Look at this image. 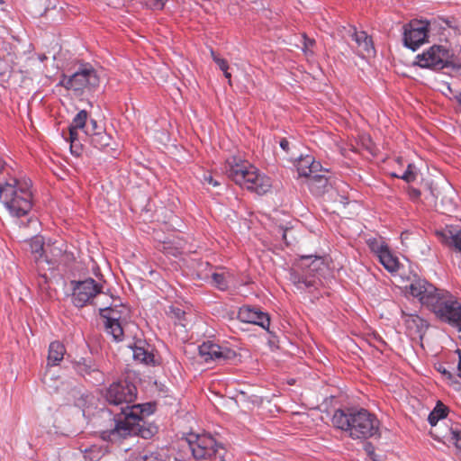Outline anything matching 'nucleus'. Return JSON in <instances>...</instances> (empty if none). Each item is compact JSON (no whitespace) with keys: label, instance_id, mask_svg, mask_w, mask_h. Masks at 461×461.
Here are the masks:
<instances>
[{"label":"nucleus","instance_id":"nucleus-7","mask_svg":"<svg viewBox=\"0 0 461 461\" xmlns=\"http://www.w3.org/2000/svg\"><path fill=\"white\" fill-rule=\"evenodd\" d=\"M325 267L324 260L317 256H302L289 271V280L298 290H307L317 284L316 275Z\"/></svg>","mask_w":461,"mask_h":461},{"label":"nucleus","instance_id":"nucleus-33","mask_svg":"<svg viewBox=\"0 0 461 461\" xmlns=\"http://www.w3.org/2000/svg\"><path fill=\"white\" fill-rule=\"evenodd\" d=\"M167 314L171 318H174V319L177 320L178 321H181L184 319L185 312L180 307L172 305L169 307V309L167 311Z\"/></svg>","mask_w":461,"mask_h":461},{"label":"nucleus","instance_id":"nucleus-22","mask_svg":"<svg viewBox=\"0 0 461 461\" xmlns=\"http://www.w3.org/2000/svg\"><path fill=\"white\" fill-rule=\"evenodd\" d=\"M149 345L145 341L138 340L131 347L133 354V358L141 363L150 364L154 360L153 354L149 349Z\"/></svg>","mask_w":461,"mask_h":461},{"label":"nucleus","instance_id":"nucleus-47","mask_svg":"<svg viewBox=\"0 0 461 461\" xmlns=\"http://www.w3.org/2000/svg\"><path fill=\"white\" fill-rule=\"evenodd\" d=\"M339 202H340L341 203H343L344 205H346V204L348 203V198H347L346 196L341 195V196L339 197Z\"/></svg>","mask_w":461,"mask_h":461},{"label":"nucleus","instance_id":"nucleus-40","mask_svg":"<svg viewBox=\"0 0 461 461\" xmlns=\"http://www.w3.org/2000/svg\"><path fill=\"white\" fill-rule=\"evenodd\" d=\"M203 181L213 186H218L220 185L219 182L213 179L211 174H204Z\"/></svg>","mask_w":461,"mask_h":461},{"label":"nucleus","instance_id":"nucleus-24","mask_svg":"<svg viewBox=\"0 0 461 461\" xmlns=\"http://www.w3.org/2000/svg\"><path fill=\"white\" fill-rule=\"evenodd\" d=\"M66 348L63 344L59 341H53L49 347L48 365L57 366L63 359Z\"/></svg>","mask_w":461,"mask_h":461},{"label":"nucleus","instance_id":"nucleus-10","mask_svg":"<svg viewBox=\"0 0 461 461\" xmlns=\"http://www.w3.org/2000/svg\"><path fill=\"white\" fill-rule=\"evenodd\" d=\"M436 22L426 20H413L404 25L403 44L408 49L415 51L420 45L428 41Z\"/></svg>","mask_w":461,"mask_h":461},{"label":"nucleus","instance_id":"nucleus-26","mask_svg":"<svg viewBox=\"0 0 461 461\" xmlns=\"http://www.w3.org/2000/svg\"><path fill=\"white\" fill-rule=\"evenodd\" d=\"M379 262L390 273H395L399 270L401 263L397 257H395L388 249L378 258Z\"/></svg>","mask_w":461,"mask_h":461},{"label":"nucleus","instance_id":"nucleus-1","mask_svg":"<svg viewBox=\"0 0 461 461\" xmlns=\"http://www.w3.org/2000/svg\"><path fill=\"white\" fill-rule=\"evenodd\" d=\"M104 397L108 411L113 415L114 426L101 432L103 440L117 443L131 436L150 438L157 432V427L145 420L154 413L155 404H134L137 388L132 383L127 380L113 382L105 389Z\"/></svg>","mask_w":461,"mask_h":461},{"label":"nucleus","instance_id":"nucleus-48","mask_svg":"<svg viewBox=\"0 0 461 461\" xmlns=\"http://www.w3.org/2000/svg\"><path fill=\"white\" fill-rule=\"evenodd\" d=\"M1 2H2V1L0 0V3H1Z\"/></svg>","mask_w":461,"mask_h":461},{"label":"nucleus","instance_id":"nucleus-4","mask_svg":"<svg viewBox=\"0 0 461 461\" xmlns=\"http://www.w3.org/2000/svg\"><path fill=\"white\" fill-rule=\"evenodd\" d=\"M32 183L30 178L9 176L0 181V203L13 218L27 215L32 207Z\"/></svg>","mask_w":461,"mask_h":461},{"label":"nucleus","instance_id":"nucleus-3","mask_svg":"<svg viewBox=\"0 0 461 461\" xmlns=\"http://www.w3.org/2000/svg\"><path fill=\"white\" fill-rule=\"evenodd\" d=\"M332 424L352 439H367L379 435L380 421L366 409L348 408L335 411Z\"/></svg>","mask_w":461,"mask_h":461},{"label":"nucleus","instance_id":"nucleus-45","mask_svg":"<svg viewBox=\"0 0 461 461\" xmlns=\"http://www.w3.org/2000/svg\"><path fill=\"white\" fill-rule=\"evenodd\" d=\"M222 72L224 74V77L229 80V84L231 85V74L228 71V69Z\"/></svg>","mask_w":461,"mask_h":461},{"label":"nucleus","instance_id":"nucleus-29","mask_svg":"<svg viewBox=\"0 0 461 461\" xmlns=\"http://www.w3.org/2000/svg\"><path fill=\"white\" fill-rule=\"evenodd\" d=\"M230 275L226 272H214L212 274V284L215 287L221 291H225L229 287Z\"/></svg>","mask_w":461,"mask_h":461},{"label":"nucleus","instance_id":"nucleus-21","mask_svg":"<svg viewBox=\"0 0 461 461\" xmlns=\"http://www.w3.org/2000/svg\"><path fill=\"white\" fill-rule=\"evenodd\" d=\"M349 33L357 45L366 53L371 54L375 52V48L371 37H369L364 31H357L355 27L349 29Z\"/></svg>","mask_w":461,"mask_h":461},{"label":"nucleus","instance_id":"nucleus-23","mask_svg":"<svg viewBox=\"0 0 461 461\" xmlns=\"http://www.w3.org/2000/svg\"><path fill=\"white\" fill-rule=\"evenodd\" d=\"M101 315L105 320L104 321L122 322L125 324L127 322L129 312L128 310L124 307L121 310L106 308L102 310Z\"/></svg>","mask_w":461,"mask_h":461},{"label":"nucleus","instance_id":"nucleus-18","mask_svg":"<svg viewBox=\"0 0 461 461\" xmlns=\"http://www.w3.org/2000/svg\"><path fill=\"white\" fill-rule=\"evenodd\" d=\"M86 137L89 138L91 145L100 150H104L105 152L114 150L113 146L115 143L113 140L112 136L104 131L100 125H98L97 130L91 131V133H87Z\"/></svg>","mask_w":461,"mask_h":461},{"label":"nucleus","instance_id":"nucleus-36","mask_svg":"<svg viewBox=\"0 0 461 461\" xmlns=\"http://www.w3.org/2000/svg\"><path fill=\"white\" fill-rule=\"evenodd\" d=\"M212 58L213 61L218 65L219 68L221 71H225L226 69H229V65L226 59L220 58L215 54L213 50L211 51Z\"/></svg>","mask_w":461,"mask_h":461},{"label":"nucleus","instance_id":"nucleus-35","mask_svg":"<svg viewBox=\"0 0 461 461\" xmlns=\"http://www.w3.org/2000/svg\"><path fill=\"white\" fill-rule=\"evenodd\" d=\"M86 457H89L91 461H98L99 458L103 456L102 449L91 448L89 450L86 449Z\"/></svg>","mask_w":461,"mask_h":461},{"label":"nucleus","instance_id":"nucleus-15","mask_svg":"<svg viewBox=\"0 0 461 461\" xmlns=\"http://www.w3.org/2000/svg\"><path fill=\"white\" fill-rule=\"evenodd\" d=\"M402 320L404 322L409 336L422 339L425 335L429 322L416 313H407L402 311Z\"/></svg>","mask_w":461,"mask_h":461},{"label":"nucleus","instance_id":"nucleus-28","mask_svg":"<svg viewBox=\"0 0 461 461\" xmlns=\"http://www.w3.org/2000/svg\"><path fill=\"white\" fill-rule=\"evenodd\" d=\"M447 407L444 405L442 402H438L433 411L429 414L428 421L432 426L435 427L439 420H444L447 414Z\"/></svg>","mask_w":461,"mask_h":461},{"label":"nucleus","instance_id":"nucleus-14","mask_svg":"<svg viewBox=\"0 0 461 461\" xmlns=\"http://www.w3.org/2000/svg\"><path fill=\"white\" fill-rule=\"evenodd\" d=\"M238 319L242 322L258 325L267 330H268L270 326V318L267 313L249 305L240 308Z\"/></svg>","mask_w":461,"mask_h":461},{"label":"nucleus","instance_id":"nucleus-25","mask_svg":"<svg viewBox=\"0 0 461 461\" xmlns=\"http://www.w3.org/2000/svg\"><path fill=\"white\" fill-rule=\"evenodd\" d=\"M443 440L452 443L457 450L461 452V425L451 423L447 431L441 436Z\"/></svg>","mask_w":461,"mask_h":461},{"label":"nucleus","instance_id":"nucleus-2","mask_svg":"<svg viewBox=\"0 0 461 461\" xmlns=\"http://www.w3.org/2000/svg\"><path fill=\"white\" fill-rule=\"evenodd\" d=\"M409 290L441 323L461 331V298L420 278L413 280Z\"/></svg>","mask_w":461,"mask_h":461},{"label":"nucleus","instance_id":"nucleus-6","mask_svg":"<svg viewBox=\"0 0 461 461\" xmlns=\"http://www.w3.org/2000/svg\"><path fill=\"white\" fill-rule=\"evenodd\" d=\"M182 448L187 449L195 460L231 461L223 444L210 434L190 433L183 441Z\"/></svg>","mask_w":461,"mask_h":461},{"label":"nucleus","instance_id":"nucleus-46","mask_svg":"<svg viewBox=\"0 0 461 461\" xmlns=\"http://www.w3.org/2000/svg\"><path fill=\"white\" fill-rule=\"evenodd\" d=\"M457 375L461 378V355L459 356V362L457 365Z\"/></svg>","mask_w":461,"mask_h":461},{"label":"nucleus","instance_id":"nucleus-32","mask_svg":"<svg viewBox=\"0 0 461 461\" xmlns=\"http://www.w3.org/2000/svg\"><path fill=\"white\" fill-rule=\"evenodd\" d=\"M415 167L412 164H409L406 170L402 175L393 174V176L401 178L407 183L415 181L417 173L414 170Z\"/></svg>","mask_w":461,"mask_h":461},{"label":"nucleus","instance_id":"nucleus-12","mask_svg":"<svg viewBox=\"0 0 461 461\" xmlns=\"http://www.w3.org/2000/svg\"><path fill=\"white\" fill-rule=\"evenodd\" d=\"M199 355L206 362L226 363L237 358L236 351L229 347L221 346L207 340L198 347Z\"/></svg>","mask_w":461,"mask_h":461},{"label":"nucleus","instance_id":"nucleus-17","mask_svg":"<svg viewBox=\"0 0 461 461\" xmlns=\"http://www.w3.org/2000/svg\"><path fill=\"white\" fill-rule=\"evenodd\" d=\"M74 368L82 376H91L96 383H103L104 375L98 366L91 358H80L75 362Z\"/></svg>","mask_w":461,"mask_h":461},{"label":"nucleus","instance_id":"nucleus-20","mask_svg":"<svg viewBox=\"0 0 461 461\" xmlns=\"http://www.w3.org/2000/svg\"><path fill=\"white\" fill-rule=\"evenodd\" d=\"M29 248L37 264L45 262L49 266V269L54 265L53 259L50 258L47 255L42 237L35 236L31 239L29 241Z\"/></svg>","mask_w":461,"mask_h":461},{"label":"nucleus","instance_id":"nucleus-41","mask_svg":"<svg viewBox=\"0 0 461 461\" xmlns=\"http://www.w3.org/2000/svg\"><path fill=\"white\" fill-rule=\"evenodd\" d=\"M314 43V41L313 40H311V39H306L304 38V42H303V50L307 53V51L309 50L310 47H312Z\"/></svg>","mask_w":461,"mask_h":461},{"label":"nucleus","instance_id":"nucleus-37","mask_svg":"<svg viewBox=\"0 0 461 461\" xmlns=\"http://www.w3.org/2000/svg\"><path fill=\"white\" fill-rule=\"evenodd\" d=\"M167 0H145L146 5L151 8L156 10H161Z\"/></svg>","mask_w":461,"mask_h":461},{"label":"nucleus","instance_id":"nucleus-11","mask_svg":"<svg viewBox=\"0 0 461 461\" xmlns=\"http://www.w3.org/2000/svg\"><path fill=\"white\" fill-rule=\"evenodd\" d=\"M72 303L76 307L82 308L91 303L95 297L102 292V285L89 277L80 281H71Z\"/></svg>","mask_w":461,"mask_h":461},{"label":"nucleus","instance_id":"nucleus-5","mask_svg":"<svg viewBox=\"0 0 461 461\" xmlns=\"http://www.w3.org/2000/svg\"><path fill=\"white\" fill-rule=\"evenodd\" d=\"M223 169L230 179L250 192L263 195L271 191V178L239 157L227 158Z\"/></svg>","mask_w":461,"mask_h":461},{"label":"nucleus","instance_id":"nucleus-9","mask_svg":"<svg viewBox=\"0 0 461 461\" xmlns=\"http://www.w3.org/2000/svg\"><path fill=\"white\" fill-rule=\"evenodd\" d=\"M415 64L420 68L440 70L445 68L459 69L451 60L449 50L441 45H433L426 51L417 55Z\"/></svg>","mask_w":461,"mask_h":461},{"label":"nucleus","instance_id":"nucleus-38","mask_svg":"<svg viewBox=\"0 0 461 461\" xmlns=\"http://www.w3.org/2000/svg\"><path fill=\"white\" fill-rule=\"evenodd\" d=\"M408 194L410 198L413 201L418 200L420 196V191L414 187H410L408 189Z\"/></svg>","mask_w":461,"mask_h":461},{"label":"nucleus","instance_id":"nucleus-19","mask_svg":"<svg viewBox=\"0 0 461 461\" xmlns=\"http://www.w3.org/2000/svg\"><path fill=\"white\" fill-rule=\"evenodd\" d=\"M295 167L300 176L309 177L314 173L322 171L321 163L316 161L311 155H301L296 158Z\"/></svg>","mask_w":461,"mask_h":461},{"label":"nucleus","instance_id":"nucleus-27","mask_svg":"<svg viewBox=\"0 0 461 461\" xmlns=\"http://www.w3.org/2000/svg\"><path fill=\"white\" fill-rule=\"evenodd\" d=\"M124 325L122 322L104 321L105 331L112 336L113 341L121 342L124 338Z\"/></svg>","mask_w":461,"mask_h":461},{"label":"nucleus","instance_id":"nucleus-8","mask_svg":"<svg viewBox=\"0 0 461 461\" xmlns=\"http://www.w3.org/2000/svg\"><path fill=\"white\" fill-rule=\"evenodd\" d=\"M100 84L97 72L90 64L82 65L71 76L63 74L58 86L72 91L75 95H82L86 91H94Z\"/></svg>","mask_w":461,"mask_h":461},{"label":"nucleus","instance_id":"nucleus-13","mask_svg":"<svg viewBox=\"0 0 461 461\" xmlns=\"http://www.w3.org/2000/svg\"><path fill=\"white\" fill-rule=\"evenodd\" d=\"M69 141L71 143L70 148L73 151V148L77 146L78 141V131H81L85 136L87 133H91V131L98 129V123L95 120L91 119L88 122V113L86 110L79 111L73 118L69 124Z\"/></svg>","mask_w":461,"mask_h":461},{"label":"nucleus","instance_id":"nucleus-43","mask_svg":"<svg viewBox=\"0 0 461 461\" xmlns=\"http://www.w3.org/2000/svg\"><path fill=\"white\" fill-rule=\"evenodd\" d=\"M48 276L46 274H39V285H42L43 284H47Z\"/></svg>","mask_w":461,"mask_h":461},{"label":"nucleus","instance_id":"nucleus-42","mask_svg":"<svg viewBox=\"0 0 461 461\" xmlns=\"http://www.w3.org/2000/svg\"><path fill=\"white\" fill-rule=\"evenodd\" d=\"M289 145H290L289 141L285 138L281 139L279 141L280 148L286 152H288V150H289Z\"/></svg>","mask_w":461,"mask_h":461},{"label":"nucleus","instance_id":"nucleus-31","mask_svg":"<svg viewBox=\"0 0 461 461\" xmlns=\"http://www.w3.org/2000/svg\"><path fill=\"white\" fill-rule=\"evenodd\" d=\"M369 249L371 251L379 258L384 252H385L389 248L387 244L378 239H369L367 241Z\"/></svg>","mask_w":461,"mask_h":461},{"label":"nucleus","instance_id":"nucleus-16","mask_svg":"<svg viewBox=\"0 0 461 461\" xmlns=\"http://www.w3.org/2000/svg\"><path fill=\"white\" fill-rule=\"evenodd\" d=\"M436 235L439 241L455 252H461V228L446 226L441 230H437Z\"/></svg>","mask_w":461,"mask_h":461},{"label":"nucleus","instance_id":"nucleus-34","mask_svg":"<svg viewBox=\"0 0 461 461\" xmlns=\"http://www.w3.org/2000/svg\"><path fill=\"white\" fill-rule=\"evenodd\" d=\"M136 461H160L159 455L154 452H143Z\"/></svg>","mask_w":461,"mask_h":461},{"label":"nucleus","instance_id":"nucleus-44","mask_svg":"<svg viewBox=\"0 0 461 461\" xmlns=\"http://www.w3.org/2000/svg\"><path fill=\"white\" fill-rule=\"evenodd\" d=\"M439 371L448 379H452L453 378V375L452 373H450L449 371H447L445 368L443 369H439Z\"/></svg>","mask_w":461,"mask_h":461},{"label":"nucleus","instance_id":"nucleus-30","mask_svg":"<svg viewBox=\"0 0 461 461\" xmlns=\"http://www.w3.org/2000/svg\"><path fill=\"white\" fill-rule=\"evenodd\" d=\"M309 178V185L312 188L316 186L319 189V193L324 192L325 187L328 184V179L325 176L314 173Z\"/></svg>","mask_w":461,"mask_h":461},{"label":"nucleus","instance_id":"nucleus-39","mask_svg":"<svg viewBox=\"0 0 461 461\" xmlns=\"http://www.w3.org/2000/svg\"><path fill=\"white\" fill-rule=\"evenodd\" d=\"M9 167H7L6 163L3 160V158L0 157V174L4 173L6 174V177L9 176H12L9 172Z\"/></svg>","mask_w":461,"mask_h":461}]
</instances>
